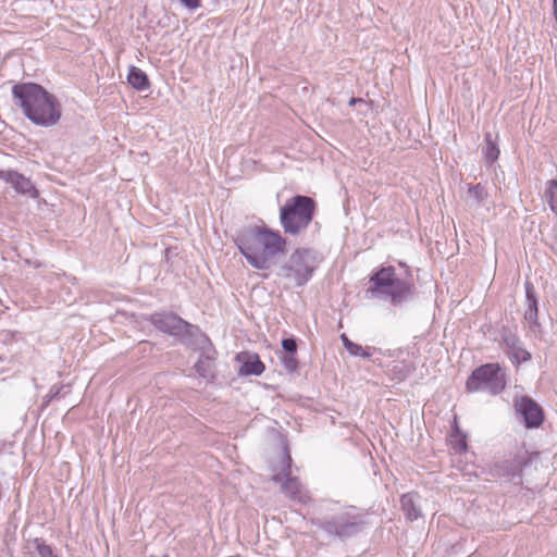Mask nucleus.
<instances>
[{"label":"nucleus","instance_id":"1","mask_svg":"<svg viewBox=\"0 0 557 557\" xmlns=\"http://www.w3.org/2000/svg\"><path fill=\"white\" fill-rule=\"evenodd\" d=\"M235 243L247 262L257 270L271 269L287 251V242L282 234L264 224L238 231Z\"/></svg>","mask_w":557,"mask_h":557},{"label":"nucleus","instance_id":"2","mask_svg":"<svg viewBox=\"0 0 557 557\" xmlns=\"http://www.w3.org/2000/svg\"><path fill=\"white\" fill-rule=\"evenodd\" d=\"M12 94L24 115L35 125L51 127L60 121L62 108L59 100L40 85L16 84Z\"/></svg>","mask_w":557,"mask_h":557},{"label":"nucleus","instance_id":"3","mask_svg":"<svg viewBox=\"0 0 557 557\" xmlns=\"http://www.w3.org/2000/svg\"><path fill=\"white\" fill-rule=\"evenodd\" d=\"M372 286L369 290L373 296L399 305L408 300L413 294V284L396 276L393 267L382 268L370 280Z\"/></svg>","mask_w":557,"mask_h":557},{"label":"nucleus","instance_id":"4","mask_svg":"<svg viewBox=\"0 0 557 557\" xmlns=\"http://www.w3.org/2000/svg\"><path fill=\"white\" fill-rule=\"evenodd\" d=\"M317 263L313 251L297 249L280 268L277 277L286 289L304 286L311 278Z\"/></svg>","mask_w":557,"mask_h":557},{"label":"nucleus","instance_id":"5","mask_svg":"<svg viewBox=\"0 0 557 557\" xmlns=\"http://www.w3.org/2000/svg\"><path fill=\"white\" fill-rule=\"evenodd\" d=\"M315 202L307 196L289 198L280 210V223L286 234L298 235L313 219Z\"/></svg>","mask_w":557,"mask_h":557},{"label":"nucleus","instance_id":"6","mask_svg":"<svg viewBox=\"0 0 557 557\" xmlns=\"http://www.w3.org/2000/svg\"><path fill=\"white\" fill-rule=\"evenodd\" d=\"M469 392L502 393L506 387V372L499 363H486L476 368L466 383Z\"/></svg>","mask_w":557,"mask_h":557},{"label":"nucleus","instance_id":"7","mask_svg":"<svg viewBox=\"0 0 557 557\" xmlns=\"http://www.w3.org/2000/svg\"><path fill=\"white\" fill-rule=\"evenodd\" d=\"M362 524L360 516L346 510L330 519L322 520L319 527L331 535L349 537L357 534L361 530Z\"/></svg>","mask_w":557,"mask_h":557},{"label":"nucleus","instance_id":"8","mask_svg":"<svg viewBox=\"0 0 557 557\" xmlns=\"http://www.w3.org/2000/svg\"><path fill=\"white\" fill-rule=\"evenodd\" d=\"M151 323L161 332L178 335L191 325L174 313H154L150 317Z\"/></svg>","mask_w":557,"mask_h":557},{"label":"nucleus","instance_id":"9","mask_svg":"<svg viewBox=\"0 0 557 557\" xmlns=\"http://www.w3.org/2000/svg\"><path fill=\"white\" fill-rule=\"evenodd\" d=\"M516 409L522 416L528 429L539 428L544 420L542 408L531 398L521 397L516 401Z\"/></svg>","mask_w":557,"mask_h":557},{"label":"nucleus","instance_id":"10","mask_svg":"<svg viewBox=\"0 0 557 557\" xmlns=\"http://www.w3.org/2000/svg\"><path fill=\"white\" fill-rule=\"evenodd\" d=\"M0 178L9 183L18 194L26 195L30 198L38 197V191L32 181L21 173L11 170H1Z\"/></svg>","mask_w":557,"mask_h":557},{"label":"nucleus","instance_id":"11","mask_svg":"<svg viewBox=\"0 0 557 557\" xmlns=\"http://www.w3.org/2000/svg\"><path fill=\"white\" fill-rule=\"evenodd\" d=\"M503 342L505 345V352L513 363L519 364L531 359V354L523 348L516 335H505Z\"/></svg>","mask_w":557,"mask_h":557},{"label":"nucleus","instance_id":"12","mask_svg":"<svg viewBox=\"0 0 557 557\" xmlns=\"http://www.w3.org/2000/svg\"><path fill=\"white\" fill-rule=\"evenodd\" d=\"M282 492L292 500L307 503L309 495L296 478L288 476L282 484Z\"/></svg>","mask_w":557,"mask_h":557},{"label":"nucleus","instance_id":"13","mask_svg":"<svg viewBox=\"0 0 557 557\" xmlns=\"http://www.w3.org/2000/svg\"><path fill=\"white\" fill-rule=\"evenodd\" d=\"M525 298H527V310L524 313V319L530 323L537 325L539 323V308H537V299L535 295V289L530 282H525Z\"/></svg>","mask_w":557,"mask_h":557},{"label":"nucleus","instance_id":"14","mask_svg":"<svg viewBox=\"0 0 557 557\" xmlns=\"http://www.w3.org/2000/svg\"><path fill=\"white\" fill-rule=\"evenodd\" d=\"M242 361L240 373L245 375H260L264 371V364L258 355L242 354L238 356Z\"/></svg>","mask_w":557,"mask_h":557},{"label":"nucleus","instance_id":"15","mask_svg":"<svg viewBox=\"0 0 557 557\" xmlns=\"http://www.w3.org/2000/svg\"><path fill=\"white\" fill-rule=\"evenodd\" d=\"M418 499L419 496L414 493H408L401 496V507L409 520H416L421 516Z\"/></svg>","mask_w":557,"mask_h":557},{"label":"nucleus","instance_id":"16","mask_svg":"<svg viewBox=\"0 0 557 557\" xmlns=\"http://www.w3.org/2000/svg\"><path fill=\"white\" fill-rule=\"evenodd\" d=\"M487 198V191L484 186L481 184L478 185H468L467 194H466V202L471 208L480 207L483 201Z\"/></svg>","mask_w":557,"mask_h":557},{"label":"nucleus","instance_id":"17","mask_svg":"<svg viewBox=\"0 0 557 557\" xmlns=\"http://www.w3.org/2000/svg\"><path fill=\"white\" fill-rule=\"evenodd\" d=\"M127 81L138 90H146L149 88V81L146 73L136 66L129 67Z\"/></svg>","mask_w":557,"mask_h":557},{"label":"nucleus","instance_id":"18","mask_svg":"<svg viewBox=\"0 0 557 557\" xmlns=\"http://www.w3.org/2000/svg\"><path fill=\"white\" fill-rule=\"evenodd\" d=\"M499 148L496 144V141L493 139L492 134L487 133L485 135V148H484V156L486 160L492 163L499 157Z\"/></svg>","mask_w":557,"mask_h":557},{"label":"nucleus","instance_id":"19","mask_svg":"<svg viewBox=\"0 0 557 557\" xmlns=\"http://www.w3.org/2000/svg\"><path fill=\"white\" fill-rule=\"evenodd\" d=\"M545 198L552 211L557 214V181L550 180L547 182Z\"/></svg>","mask_w":557,"mask_h":557},{"label":"nucleus","instance_id":"20","mask_svg":"<svg viewBox=\"0 0 557 557\" xmlns=\"http://www.w3.org/2000/svg\"><path fill=\"white\" fill-rule=\"evenodd\" d=\"M341 338L343 341L344 346L351 355L360 356L363 358H369L371 356V354L366 348L349 341L345 334H342Z\"/></svg>","mask_w":557,"mask_h":557},{"label":"nucleus","instance_id":"21","mask_svg":"<svg viewBox=\"0 0 557 557\" xmlns=\"http://www.w3.org/2000/svg\"><path fill=\"white\" fill-rule=\"evenodd\" d=\"M195 369L201 377L208 379L212 376V361L208 357L200 358L195 364Z\"/></svg>","mask_w":557,"mask_h":557},{"label":"nucleus","instance_id":"22","mask_svg":"<svg viewBox=\"0 0 557 557\" xmlns=\"http://www.w3.org/2000/svg\"><path fill=\"white\" fill-rule=\"evenodd\" d=\"M413 371V366L406 362H395L392 367V372L397 375L399 380H404L409 376Z\"/></svg>","mask_w":557,"mask_h":557},{"label":"nucleus","instance_id":"23","mask_svg":"<svg viewBox=\"0 0 557 557\" xmlns=\"http://www.w3.org/2000/svg\"><path fill=\"white\" fill-rule=\"evenodd\" d=\"M280 359L284 366V368L288 372H294L298 368V360L296 359L295 355L290 354H281Z\"/></svg>","mask_w":557,"mask_h":557},{"label":"nucleus","instance_id":"24","mask_svg":"<svg viewBox=\"0 0 557 557\" xmlns=\"http://www.w3.org/2000/svg\"><path fill=\"white\" fill-rule=\"evenodd\" d=\"M36 550L40 555V557H54L52 549L49 545L42 542L39 539L35 540Z\"/></svg>","mask_w":557,"mask_h":557},{"label":"nucleus","instance_id":"25","mask_svg":"<svg viewBox=\"0 0 557 557\" xmlns=\"http://www.w3.org/2000/svg\"><path fill=\"white\" fill-rule=\"evenodd\" d=\"M282 347L284 349L283 354L295 355L297 350V344L294 338H284L282 341Z\"/></svg>","mask_w":557,"mask_h":557},{"label":"nucleus","instance_id":"26","mask_svg":"<svg viewBox=\"0 0 557 557\" xmlns=\"http://www.w3.org/2000/svg\"><path fill=\"white\" fill-rule=\"evenodd\" d=\"M181 3L186 7L187 9L195 10L200 7L201 0H180Z\"/></svg>","mask_w":557,"mask_h":557},{"label":"nucleus","instance_id":"27","mask_svg":"<svg viewBox=\"0 0 557 557\" xmlns=\"http://www.w3.org/2000/svg\"><path fill=\"white\" fill-rule=\"evenodd\" d=\"M521 470H522V462L520 460L516 461L515 467L511 470L510 474L511 475H519Z\"/></svg>","mask_w":557,"mask_h":557},{"label":"nucleus","instance_id":"28","mask_svg":"<svg viewBox=\"0 0 557 557\" xmlns=\"http://www.w3.org/2000/svg\"><path fill=\"white\" fill-rule=\"evenodd\" d=\"M357 101H359V99L351 98L350 101H349V104L354 106Z\"/></svg>","mask_w":557,"mask_h":557},{"label":"nucleus","instance_id":"29","mask_svg":"<svg viewBox=\"0 0 557 557\" xmlns=\"http://www.w3.org/2000/svg\"><path fill=\"white\" fill-rule=\"evenodd\" d=\"M286 458H287V461L289 462L290 461V456L286 455ZM287 470L289 471V463L287 465ZM286 475H289V472Z\"/></svg>","mask_w":557,"mask_h":557},{"label":"nucleus","instance_id":"30","mask_svg":"<svg viewBox=\"0 0 557 557\" xmlns=\"http://www.w3.org/2000/svg\"><path fill=\"white\" fill-rule=\"evenodd\" d=\"M273 480H274L275 482H278V481H280V476H278V475H275V476H273Z\"/></svg>","mask_w":557,"mask_h":557},{"label":"nucleus","instance_id":"31","mask_svg":"<svg viewBox=\"0 0 557 557\" xmlns=\"http://www.w3.org/2000/svg\"><path fill=\"white\" fill-rule=\"evenodd\" d=\"M55 395H58V392H54V394L50 395V398L55 397Z\"/></svg>","mask_w":557,"mask_h":557},{"label":"nucleus","instance_id":"32","mask_svg":"<svg viewBox=\"0 0 557 557\" xmlns=\"http://www.w3.org/2000/svg\"><path fill=\"white\" fill-rule=\"evenodd\" d=\"M55 395H58V392H54V394L50 395V398L55 397Z\"/></svg>","mask_w":557,"mask_h":557},{"label":"nucleus","instance_id":"33","mask_svg":"<svg viewBox=\"0 0 557 557\" xmlns=\"http://www.w3.org/2000/svg\"><path fill=\"white\" fill-rule=\"evenodd\" d=\"M55 395H58V392H54V394L50 395V398L55 397Z\"/></svg>","mask_w":557,"mask_h":557},{"label":"nucleus","instance_id":"34","mask_svg":"<svg viewBox=\"0 0 557 557\" xmlns=\"http://www.w3.org/2000/svg\"><path fill=\"white\" fill-rule=\"evenodd\" d=\"M461 446H462V448H466V443H465V442H462V443H461Z\"/></svg>","mask_w":557,"mask_h":557}]
</instances>
